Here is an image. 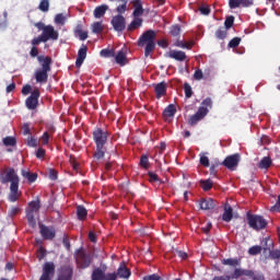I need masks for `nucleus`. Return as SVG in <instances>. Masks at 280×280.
<instances>
[{
  "label": "nucleus",
  "instance_id": "58",
  "mask_svg": "<svg viewBox=\"0 0 280 280\" xmlns=\"http://www.w3.org/2000/svg\"><path fill=\"white\" fill-rule=\"evenodd\" d=\"M20 211H21V208H19V207H12V208L9 210V215H10L11 218H14V215H18Z\"/></svg>",
  "mask_w": 280,
  "mask_h": 280
},
{
  "label": "nucleus",
  "instance_id": "38",
  "mask_svg": "<svg viewBox=\"0 0 280 280\" xmlns=\"http://www.w3.org/2000/svg\"><path fill=\"white\" fill-rule=\"evenodd\" d=\"M170 34H171V36H174L175 38L180 36V26L178 24L172 25L170 27Z\"/></svg>",
  "mask_w": 280,
  "mask_h": 280
},
{
  "label": "nucleus",
  "instance_id": "60",
  "mask_svg": "<svg viewBox=\"0 0 280 280\" xmlns=\"http://www.w3.org/2000/svg\"><path fill=\"white\" fill-rule=\"evenodd\" d=\"M31 58H38V48L36 46H33L30 51Z\"/></svg>",
  "mask_w": 280,
  "mask_h": 280
},
{
  "label": "nucleus",
  "instance_id": "6",
  "mask_svg": "<svg viewBox=\"0 0 280 280\" xmlns=\"http://www.w3.org/2000/svg\"><path fill=\"white\" fill-rule=\"evenodd\" d=\"M74 259L77 268H79L80 270H86V268H89L91 264H93V256H91L90 253H86V250L82 247L75 252Z\"/></svg>",
  "mask_w": 280,
  "mask_h": 280
},
{
  "label": "nucleus",
  "instance_id": "47",
  "mask_svg": "<svg viewBox=\"0 0 280 280\" xmlns=\"http://www.w3.org/2000/svg\"><path fill=\"white\" fill-rule=\"evenodd\" d=\"M184 92H185V97L187 100H189V97H191V95H194V91L191 90V85H189V83L184 84Z\"/></svg>",
  "mask_w": 280,
  "mask_h": 280
},
{
  "label": "nucleus",
  "instance_id": "50",
  "mask_svg": "<svg viewBox=\"0 0 280 280\" xmlns=\"http://www.w3.org/2000/svg\"><path fill=\"white\" fill-rule=\"evenodd\" d=\"M199 12L203 14V16H209L211 14V8L209 5L200 7Z\"/></svg>",
  "mask_w": 280,
  "mask_h": 280
},
{
  "label": "nucleus",
  "instance_id": "27",
  "mask_svg": "<svg viewBox=\"0 0 280 280\" xmlns=\"http://www.w3.org/2000/svg\"><path fill=\"white\" fill-rule=\"evenodd\" d=\"M272 167V159L270 156H264L258 163L259 170H270Z\"/></svg>",
  "mask_w": 280,
  "mask_h": 280
},
{
  "label": "nucleus",
  "instance_id": "49",
  "mask_svg": "<svg viewBox=\"0 0 280 280\" xmlns=\"http://www.w3.org/2000/svg\"><path fill=\"white\" fill-rule=\"evenodd\" d=\"M66 21H67V18H65V15L62 13H58L55 16V23H57V25H65Z\"/></svg>",
  "mask_w": 280,
  "mask_h": 280
},
{
  "label": "nucleus",
  "instance_id": "34",
  "mask_svg": "<svg viewBox=\"0 0 280 280\" xmlns=\"http://www.w3.org/2000/svg\"><path fill=\"white\" fill-rule=\"evenodd\" d=\"M105 275L104 270L96 268L92 271V280H104Z\"/></svg>",
  "mask_w": 280,
  "mask_h": 280
},
{
  "label": "nucleus",
  "instance_id": "41",
  "mask_svg": "<svg viewBox=\"0 0 280 280\" xmlns=\"http://www.w3.org/2000/svg\"><path fill=\"white\" fill-rule=\"evenodd\" d=\"M100 54L103 58H115V50L113 49L105 48V49H102Z\"/></svg>",
  "mask_w": 280,
  "mask_h": 280
},
{
  "label": "nucleus",
  "instance_id": "18",
  "mask_svg": "<svg viewBox=\"0 0 280 280\" xmlns=\"http://www.w3.org/2000/svg\"><path fill=\"white\" fill-rule=\"evenodd\" d=\"M89 51V47L86 45H82L78 51V57L75 60V67L80 69L82 65H84V60H86V52Z\"/></svg>",
  "mask_w": 280,
  "mask_h": 280
},
{
  "label": "nucleus",
  "instance_id": "33",
  "mask_svg": "<svg viewBox=\"0 0 280 280\" xmlns=\"http://www.w3.org/2000/svg\"><path fill=\"white\" fill-rule=\"evenodd\" d=\"M199 185L203 191H210V189H213V182L211 179H202L199 182Z\"/></svg>",
  "mask_w": 280,
  "mask_h": 280
},
{
  "label": "nucleus",
  "instance_id": "4",
  "mask_svg": "<svg viewBox=\"0 0 280 280\" xmlns=\"http://www.w3.org/2000/svg\"><path fill=\"white\" fill-rule=\"evenodd\" d=\"M156 32L153 30L145 31L138 39V47H144V56L148 58L156 48Z\"/></svg>",
  "mask_w": 280,
  "mask_h": 280
},
{
  "label": "nucleus",
  "instance_id": "59",
  "mask_svg": "<svg viewBox=\"0 0 280 280\" xmlns=\"http://www.w3.org/2000/svg\"><path fill=\"white\" fill-rule=\"evenodd\" d=\"M269 255L271 259H280V249L270 250Z\"/></svg>",
  "mask_w": 280,
  "mask_h": 280
},
{
  "label": "nucleus",
  "instance_id": "32",
  "mask_svg": "<svg viewBox=\"0 0 280 280\" xmlns=\"http://www.w3.org/2000/svg\"><path fill=\"white\" fill-rule=\"evenodd\" d=\"M228 34H229L228 28H225L224 26H220L215 31V38H218L219 40H224V38H226Z\"/></svg>",
  "mask_w": 280,
  "mask_h": 280
},
{
  "label": "nucleus",
  "instance_id": "1",
  "mask_svg": "<svg viewBox=\"0 0 280 280\" xmlns=\"http://www.w3.org/2000/svg\"><path fill=\"white\" fill-rule=\"evenodd\" d=\"M0 183L1 185H8L10 183V191L8 195L9 202H18L23 196V192L19 189L21 178L14 167H7L3 171H0Z\"/></svg>",
  "mask_w": 280,
  "mask_h": 280
},
{
  "label": "nucleus",
  "instance_id": "44",
  "mask_svg": "<svg viewBox=\"0 0 280 280\" xmlns=\"http://www.w3.org/2000/svg\"><path fill=\"white\" fill-rule=\"evenodd\" d=\"M261 250H264V248H261V246L259 245H254L248 249V254L249 255H260Z\"/></svg>",
  "mask_w": 280,
  "mask_h": 280
},
{
  "label": "nucleus",
  "instance_id": "37",
  "mask_svg": "<svg viewBox=\"0 0 280 280\" xmlns=\"http://www.w3.org/2000/svg\"><path fill=\"white\" fill-rule=\"evenodd\" d=\"M3 145L14 148L16 145V138L14 137H5L2 140Z\"/></svg>",
  "mask_w": 280,
  "mask_h": 280
},
{
  "label": "nucleus",
  "instance_id": "35",
  "mask_svg": "<svg viewBox=\"0 0 280 280\" xmlns=\"http://www.w3.org/2000/svg\"><path fill=\"white\" fill-rule=\"evenodd\" d=\"M175 47H180L182 49H191V47H194V42H184V40L177 39L175 42Z\"/></svg>",
  "mask_w": 280,
  "mask_h": 280
},
{
  "label": "nucleus",
  "instance_id": "42",
  "mask_svg": "<svg viewBox=\"0 0 280 280\" xmlns=\"http://www.w3.org/2000/svg\"><path fill=\"white\" fill-rule=\"evenodd\" d=\"M235 23V16L230 15L225 19L224 25L223 26L225 30H231L233 27V24Z\"/></svg>",
  "mask_w": 280,
  "mask_h": 280
},
{
  "label": "nucleus",
  "instance_id": "11",
  "mask_svg": "<svg viewBox=\"0 0 280 280\" xmlns=\"http://www.w3.org/2000/svg\"><path fill=\"white\" fill-rule=\"evenodd\" d=\"M206 115H209V108L199 107L197 113L188 119V126H197L198 121H202Z\"/></svg>",
  "mask_w": 280,
  "mask_h": 280
},
{
  "label": "nucleus",
  "instance_id": "36",
  "mask_svg": "<svg viewBox=\"0 0 280 280\" xmlns=\"http://www.w3.org/2000/svg\"><path fill=\"white\" fill-rule=\"evenodd\" d=\"M93 34H102L104 32V24L102 22H94L92 24Z\"/></svg>",
  "mask_w": 280,
  "mask_h": 280
},
{
  "label": "nucleus",
  "instance_id": "64",
  "mask_svg": "<svg viewBox=\"0 0 280 280\" xmlns=\"http://www.w3.org/2000/svg\"><path fill=\"white\" fill-rule=\"evenodd\" d=\"M194 78H195V80H202V78H203L202 70H200V69L196 70L194 73Z\"/></svg>",
  "mask_w": 280,
  "mask_h": 280
},
{
  "label": "nucleus",
  "instance_id": "21",
  "mask_svg": "<svg viewBox=\"0 0 280 280\" xmlns=\"http://www.w3.org/2000/svg\"><path fill=\"white\" fill-rule=\"evenodd\" d=\"M131 4L133 7L132 16H135V19L142 16V14L144 12L143 2L141 0H132Z\"/></svg>",
  "mask_w": 280,
  "mask_h": 280
},
{
  "label": "nucleus",
  "instance_id": "22",
  "mask_svg": "<svg viewBox=\"0 0 280 280\" xmlns=\"http://www.w3.org/2000/svg\"><path fill=\"white\" fill-rule=\"evenodd\" d=\"M168 58H173V60H177L178 62H184L187 59V55L183 50H171L168 52Z\"/></svg>",
  "mask_w": 280,
  "mask_h": 280
},
{
  "label": "nucleus",
  "instance_id": "19",
  "mask_svg": "<svg viewBox=\"0 0 280 280\" xmlns=\"http://www.w3.org/2000/svg\"><path fill=\"white\" fill-rule=\"evenodd\" d=\"M153 89L158 100H161V97L167 94V83L165 81L153 84Z\"/></svg>",
  "mask_w": 280,
  "mask_h": 280
},
{
  "label": "nucleus",
  "instance_id": "7",
  "mask_svg": "<svg viewBox=\"0 0 280 280\" xmlns=\"http://www.w3.org/2000/svg\"><path fill=\"white\" fill-rule=\"evenodd\" d=\"M40 211V199L28 202V209L26 210V220L31 229H36V218Z\"/></svg>",
  "mask_w": 280,
  "mask_h": 280
},
{
  "label": "nucleus",
  "instance_id": "54",
  "mask_svg": "<svg viewBox=\"0 0 280 280\" xmlns=\"http://www.w3.org/2000/svg\"><path fill=\"white\" fill-rule=\"evenodd\" d=\"M200 165H202L203 167H209L210 163H209V158L206 155H201L200 160H199Z\"/></svg>",
  "mask_w": 280,
  "mask_h": 280
},
{
  "label": "nucleus",
  "instance_id": "55",
  "mask_svg": "<svg viewBox=\"0 0 280 280\" xmlns=\"http://www.w3.org/2000/svg\"><path fill=\"white\" fill-rule=\"evenodd\" d=\"M40 140L43 142V145H48L49 144V132L45 131L43 136L40 137Z\"/></svg>",
  "mask_w": 280,
  "mask_h": 280
},
{
  "label": "nucleus",
  "instance_id": "24",
  "mask_svg": "<svg viewBox=\"0 0 280 280\" xmlns=\"http://www.w3.org/2000/svg\"><path fill=\"white\" fill-rule=\"evenodd\" d=\"M223 222H231L233 220V208L231 205H224V212L222 214Z\"/></svg>",
  "mask_w": 280,
  "mask_h": 280
},
{
  "label": "nucleus",
  "instance_id": "26",
  "mask_svg": "<svg viewBox=\"0 0 280 280\" xmlns=\"http://www.w3.org/2000/svg\"><path fill=\"white\" fill-rule=\"evenodd\" d=\"M176 115V105L170 104L166 106L163 110V117L164 119H172Z\"/></svg>",
  "mask_w": 280,
  "mask_h": 280
},
{
  "label": "nucleus",
  "instance_id": "53",
  "mask_svg": "<svg viewBox=\"0 0 280 280\" xmlns=\"http://www.w3.org/2000/svg\"><path fill=\"white\" fill-rule=\"evenodd\" d=\"M47 154V151L43 148L37 149L35 156L36 159H45V155Z\"/></svg>",
  "mask_w": 280,
  "mask_h": 280
},
{
  "label": "nucleus",
  "instance_id": "48",
  "mask_svg": "<svg viewBox=\"0 0 280 280\" xmlns=\"http://www.w3.org/2000/svg\"><path fill=\"white\" fill-rule=\"evenodd\" d=\"M242 43V38L240 37H234L230 40L229 43V47H231L232 49H235V47H240V44Z\"/></svg>",
  "mask_w": 280,
  "mask_h": 280
},
{
  "label": "nucleus",
  "instance_id": "16",
  "mask_svg": "<svg viewBox=\"0 0 280 280\" xmlns=\"http://www.w3.org/2000/svg\"><path fill=\"white\" fill-rule=\"evenodd\" d=\"M39 233L43 240H54V237H56V229L47 225H39Z\"/></svg>",
  "mask_w": 280,
  "mask_h": 280
},
{
  "label": "nucleus",
  "instance_id": "43",
  "mask_svg": "<svg viewBox=\"0 0 280 280\" xmlns=\"http://www.w3.org/2000/svg\"><path fill=\"white\" fill-rule=\"evenodd\" d=\"M120 2L122 4L117 7L116 12H118V14H124L128 8V0H120Z\"/></svg>",
  "mask_w": 280,
  "mask_h": 280
},
{
  "label": "nucleus",
  "instance_id": "9",
  "mask_svg": "<svg viewBox=\"0 0 280 280\" xmlns=\"http://www.w3.org/2000/svg\"><path fill=\"white\" fill-rule=\"evenodd\" d=\"M40 97V91L38 89H34L31 92V95L25 101V106L28 110H36L38 108V98Z\"/></svg>",
  "mask_w": 280,
  "mask_h": 280
},
{
  "label": "nucleus",
  "instance_id": "12",
  "mask_svg": "<svg viewBox=\"0 0 280 280\" xmlns=\"http://www.w3.org/2000/svg\"><path fill=\"white\" fill-rule=\"evenodd\" d=\"M241 159H242V156L240 155V153H235V154L226 156L225 160L221 163V165H223L228 170L233 171V170H235V167H237V165H240Z\"/></svg>",
  "mask_w": 280,
  "mask_h": 280
},
{
  "label": "nucleus",
  "instance_id": "17",
  "mask_svg": "<svg viewBox=\"0 0 280 280\" xmlns=\"http://www.w3.org/2000/svg\"><path fill=\"white\" fill-rule=\"evenodd\" d=\"M114 57L119 67H126V65H128V49L121 48Z\"/></svg>",
  "mask_w": 280,
  "mask_h": 280
},
{
  "label": "nucleus",
  "instance_id": "28",
  "mask_svg": "<svg viewBox=\"0 0 280 280\" xmlns=\"http://www.w3.org/2000/svg\"><path fill=\"white\" fill-rule=\"evenodd\" d=\"M108 10V4H102L94 9V19H102L104 14H106V11Z\"/></svg>",
  "mask_w": 280,
  "mask_h": 280
},
{
  "label": "nucleus",
  "instance_id": "62",
  "mask_svg": "<svg viewBox=\"0 0 280 280\" xmlns=\"http://www.w3.org/2000/svg\"><path fill=\"white\" fill-rule=\"evenodd\" d=\"M143 280H161V276L153 273V275L143 277Z\"/></svg>",
  "mask_w": 280,
  "mask_h": 280
},
{
  "label": "nucleus",
  "instance_id": "20",
  "mask_svg": "<svg viewBox=\"0 0 280 280\" xmlns=\"http://www.w3.org/2000/svg\"><path fill=\"white\" fill-rule=\"evenodd\" d=\"M199 207L203 211H211V209H215V207H218V201L211 198L201 199L199 202Z\"/></svg>",
  "mask_w": 280,
  "mask_h": 280
},
{
  "label": "nucleus",
  "instance_id": "56",
  "mask_svg": "<svg viewBox=\"0 0 280 280\" xmlns=\"http://www.w3.org/2000/svg\"><path fill=\"white\" fill-rule=\"evenodd\" d=\"M270 211H272L273 213H279V211H280V195L278 196V200H277L276 205L270 208Z\"/></svg>",
  "mask_w": 280,
  "mask_h": 280
},
{
  "label": "nucleus",
  "instance_id": "10",
  "mask_svg": "<svg viewBox=\"0 0 280 280\" xmlns=\"http://www.w3.org/2000/svg\"><path fill=\"white\" fill-rule=\"evenodd\" d=\"M54 275H56V265L52 261L45 262L39 280H51Z\"/></svg>",
  "mask_w": 280,
  "mask_h": 280
},
{
  "label": "nucleus",
  "instance_id": "14",
  "mask_svg": "<svg viewBox=\"0 0 280 280\" xmlns=\"http://www.w3.org/2000/svg\"><path fill=\"white\" fill-rule=\"evenodd\" d=\"M112 25L115 32H124L126 30V18L124 15H115L112 19Z\"/></svg>",
  "mask_w": 280,
  "mask_h": 280
},
{
  "label": "nucleus",
  "instance_id": "29",
  "mask_svg": "<svg viewBox=\"0 0 280 280\" xmlns=\"http://www.w3.org/2000/svg\"><path fill=\"white\" fill-rule=\"evenodd\" d=\"M141 25H143V19L135 18V20L128 25L127 30L128 32H135V30L141 27Z\"/></svg>",
  "mask_w": 280,
  "mask_h": 280
},
{
  "label": "nucleus",
  "instance_id": "15",
  "mask_svg": "<svg viewBox=\"0 0 280 280\" xmlns=\"http://www.w3.org/2000/svg\"><path fill=\"white\" fill-rule=\"evenodd\" d=\"M255 0H229V7L231 10H237V8H250Z\"/></svg>",
  "mask_w": 280,
  "mask_h": 280
},
{
  "label": "nucleus",
  "instance_id": "45",
  "mask_svg": "<svg viewBox=\"0 0 280 280\" xmlns=\"http://www.w3.org/2000/svg\"><path fill=\"white\" fill-rule=\"evenodd\" d=\"M38 10H40V12H49V0H42Z\"/></svg>",
  "mask_w": 280,
  "mask_h": 280
},
{
  "label": "nucleus",
  "instance_id": "61",
  "mask_svg": "<svg viewBox=\"0 0 280 280\" xmlns=\"http://www.w3.org/2000/svg\"><path fill=\"white\" fill-rule=\"evenodd\" d=\"M231 279H240V278H233V275H231V276H217L212 280H231Z\"/></svg>",
  "mask_w": 280,
  "mask_h": 280
},
{
  "label": "nucleus",
  "instance_id": "31",
  "mask_svg": "<svg viewBox=\"0 0 280 280\" xmlns=\"http://www.w3.org/2000/svg\"><path fill=\"white\" fill-rule=\"evenodd\" d=\"M86 215H89V210L84 206L77 207V218L78 220L84 221L86 220Z\"/></svg>",
  "mask_w": 280,
  "mask_h": 280
},
{
  "label": "nucleus",
  "instance_id": "8",
  "mask_svg": "<svg viewBox=\"0 0 280 280\" xmlns=\"http://www.w3.org/2000/svg\"><path fill=\"white\" fill-rule=\"evenodd\" d=\"M247 223L249 224V228L254 231H261L266 226H268V222L264 217L257 215V214H250L247 213Z\"/></svg>",
  "mask_w": 280,
  "mask_h": 280
},
{
  "label": "nucleus",
  "instance_id": "39",
  "mask_svg": "<svg viewBox=\"0 0 280 280\" xmlns=\"http://www.w3.org/2000/svg\"><path fill=\"white\" fill-rule=\"evenodd\" d=\"M148 176H149V182L150 183H160V184H163V180L161 178H159V175L154 172H149L148 173Z\"/></svg>",
  "mask_w": 280,
  "mask_h": 280
},
{
  "label": "nucleus",
  "instance_id": "30",
  "mask_svg": "<svg viewBox=\"0 0 280 280\" xmlns=\"http://www.w3.org/2000/svg\"><path fill=\"white\" fill-rule=\"evenodd\" d=\"M224 266H232L233 268H237V266H242V259L240 258H226L222 260Z\"/></svg>",
  "mask_w": 280,
  "mask_h": 280
},
{
  "label": "nucleus",
  "instance_id": "3",
  "mask_svg": "<svg viewBox=\"0 0 280 280\" xmlns=\"http://www.w3.org/2000/svg\"><path fill=\"white\" fill-rule=\"evenodd\" d=\"M37 61L42 68L35 71V80L39 84H47V80H49V71H51V57L39 56L37 57Z\"/></svg>",
  "mask_w": 280,
  "mask_h": 280
},
{
  "label": "nucleus",
  "instance_id": "5",
  "mask_svg": "<svg viewBox=\"0 0 280 280\" xmlns=\"http://www.w3.org/2000/svg\"><path fill=\"white\" fill-rule=\"evenodd\" d=\"M34 25L39 32H42V36L46 43L48 40H58V38H60V34L51 24L45 25L43 22H37Z\"/></svg>",
  "mask_w": 280,
  "mask_h": 280
},
{
  "label": "nucleus",
  "instance_id": "40",
  "mask_svg": "<svg viewBox=\"0 0 280 280\" xmlns=\"http://www.w3.org/2000/svg\"><path fill=\"white\" fill-rule=\"evenodd\" d=\"M140 166L143 167L144 170L150 168V159L148 158V155H141Z\"/></svg>",
  "mask_w": 280,
  "mask_h": 280
},
{
  "label": "nucleus",
  "instance_id": "63",
  "mask_svg": "<svg viewBox=\"0 0 280 280\" xmlns=\"http://www.w3.org/2000/svg\"><path fill=\"white\" fill-rule=\"evenodd\" d=\"M104 280H117V273L113 272V273H106L104 276Z\"/></svg>",
  "mask_w": 280,
  "mask_h": 280
},
{
  "label": "nucleus",
  "instance_id": "13",
  "mask_svg": "<svg viewBox=\"0 0 280 280\" xmlns=\"http://www.w3.org/2000/svg\"><path fill=\"white\" fill-rule=\"evenodd\" d=\"M73 279V267L70 265H63L60 267L57 276V280H72Z\"/></svg>",
  "mask_w": 280,
  "mask_h": 280
},
{
  "label": "nucleus",
  "instance_id": "25",
  "mask_svg": "<svg viewBox=\"0 0 280 280\" xmlns=\"http://www.w3.org/2000/svg\"><path fill=\"white\" fill-rule=\"evenodd\" d=\"M21 174H22L23 178H26V180H27V183H30V185H32V183H36V180L38 179V173H32L30 171L22 170Z\"/></svg>",
  "mask_w": 280,
  "mask_h": 280
},
{
  "label": "nucleus",
  "instance_id": "23",
  "mask_svg": "<svg viewBox=\"0 0 280 280\" xmlns=\"http://www.w3.org/2000/svg\"><path fill=\"white\" fill-rule=\"evenodd\" d=\"M116 275L117 277H120V279H130V275H132V272L128 267H126V264H121Z\"/></svg>",
  "mask_w": 280,
  "mask_h": 280
},
{
  "label": "nucleus",
  "instance_id": "57",
  "mask_svg": "<svg viewBox=\"0 0 280 280\" xmlns=\"http://www.w3.org/2000/svg\"><path fill=\"white\" fill-rule=\"evenodd\" d=\"M27 145L28 148H36L38 145V140H36V138H28L27 140Z\"/></svg>",
  "mask_w": 280,
  "mask_h": 280
},
{
  "label": "nucleus",
  "instance_id": "2",
  "mask_svg": "<svg viewBox=\"0 0 280 280\" xmlns=\"http://www.w3.org/2000/svg\"><path fill=\"white\" fill-rule=\"evenodd\" d=\"M108 131L106 129H102L100 127L95 128L92 132L93 141L96 145V151L93 156L96 161H101L104 159L106 154V143H108Z\"/></svg>",
  "mask_w": 280,
  "mask_h": 280
},
{
  "label": "nucleus",
  "instance_id": "46",
  "mask_svg": "<svg viewBox=\"0 0 280 280\" xmlns=\"http://www.w3.org/2000/svg\"><path fill=\"white\" fill-rule=\"evenodd\" d=\"M40 43H47L45 40V37H43V35L40 34L39 36L37 37H34L32 40H31V45H33V47H36L37 45H40Z\"/></svg>",
  "mask_w": 280,
  "mask_h": 280
},
{
  "label": "nucleus",
  "instance_id": "51",
  "mask_svg": "<svg viewBox=\"0 0 280 280\" xmlns=\"http://www.w3.org/2000/svg\"><path fill=\"white\" fill-rule=\"evenodd\" d=\"M201 105H202L201 107L203 108H212L213 101L211 100V97H207L206 100L202 101Z\"/></svg>",
  "mask_w": 280,
  "mask_h": 280
},
{
  "label": "nucleus",
  "instance_id": "52",
  "mask_svg": "<svg viewBox=\"0 0 280 280\" xmlns=\"http://www.w3.org/2000/svg\"><path fill=\"white\" fill-rule=\"evenodd\" d=\"M220 165H222L220 162L212 163V165L210 166L211 176H215L218 174V171H215V168L220 167Z\"/></svg>",
  "mask_w": 280,
  "mask_h": 280
}]
</instances>
